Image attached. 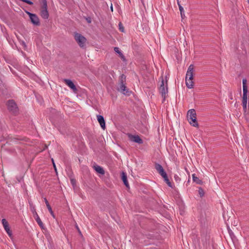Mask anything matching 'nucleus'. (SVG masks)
<instances>
[{"label": "nucleus", "mask_w": 249, "mask_h": 249, "mask_svg": "<svg viewBox=\"0 0 249 249\" xmlns=\"http://www.w3.org/2000/svg\"><path fill=\"white\" fill-rule=\"evenodd\" d=\"M26 13L29 16L30 21L34 25L39 26L40 25L39 18L36 14L31 13L29 12H26Z\"/></svg>", "instance_id": "39448f33"}, {"label": "nucleus", "mask_w": 249, "mask_h": 249, "mask_svg": "<svg viewBox=\"0 0 249 249\" xmlns=\"http://www.w3.org/2000/svg\"><path fill=\"white\" fill-rule=\"evenodd\" d=\"M248 2H249V0H248Z\"/></svg>", "instance_id": "58836bf2"}, {"label": "nucleus", "mask_w": 249, "mask_h": 249, "mask_svg": "<svg viewBox=\"0 0 249 249\" xmlns=\"http://www.w3.org/2000/svg\"><path fill=\"white\" fill-rule=\"evenodd\" d=\"M174 178H175V181L177 182V183H178L179 182V181H180L181 179L177 175H175L174 176Z\"/></svg>", "instance_id": "c756f323"}, {"label": "nucleus", "mask_w": 249, "mask_h": 249, "mask_svg": "<svg viewBox=\"0 0 249 249\" xmlns=\"http://www.w3.org/2000/svg\"><path fill=\"white\" fill-rule=\"evenodd\" d=\"M29 203L30 205V210H31V212H32L33 216L35 218L36 222L37 223L38 225L40 226V227L42 229H44L45 227H44V224H43V222H42V221L41 220L40 217H39L37 213L36 212V210L35 209V206L34 205L33 203L29 201Z\"/></svg>", "instance_id": "7ed1b4c3"}, {"label": "nucleus", "mask_w": 249, "mask_h": 249, "mask_svg": "<svg viewBox=\"0 0 249 249\" xmlns=\"http://www.w3.org/2000/svg\"><path fill=\"white\" fill-rule=\"evenodd\" d=\"M20 1H21L22 2H25L29 5H33V2L29 0H19Z\"/></svg>", "instance_id": "c85d7f7f"}, {"label": "nucleus", "mask_w": 249, "mask_h": 249, "mask_svg": "<svg viewBox=\"0 0 249 249\" xmlns=\"http://www.w3.org/2000/svg\"><path fill=\"white\" fill-rule=\"evenodd\" d=\"M94 169L98 173L100 174L101 175L105 174V171L102 167L96 165L95 166H94Z\"/></svg>", "instance_id": "a211bd4d"}, {"label": "nucleus", "mask_w": 249, "mask_h": 249, "mask_svg": "<svg viewBox=\"0 0 249 249\" xmlns=\"http://www.w3.org/2000/svg\"><path fill=\"white\" fill-rule=\"evenodd\" d=\"M126 79V76L124 74H122L120 77V84L124 83V82H125Z\"/></svg>", "instance_id": "393cba45"}, {"label": "nucleus", "mask_w": 249, "mask_h": 249, "mask_svg": "<svg viewBox=\"0 0 249 249\" xmlns=\"http://www.w3.org/2000/svg\"><path fill=\"white\" fill-rule=\"evenodd\" d=\"M71 184L72 185V186H73L74 185H75V184H76V180L74 178H71Z\"/></svg>", "instance_id": "2f4dec72"}, {"label": "nucleus", "mask_w": 249, "mask_h": 249, "mask_svg": "<svg viewBox=\"0 0 249 249\" xmlns=\"http://www.w3.org/2000/svg\"><path fill=\"white\" fill-rule=\"evenodd\" d=\"M155 168L156 169L157 171L160 175V176L162 177L163 176L165 177V175H166V173L164 171L162 166L159 163H156L155 164Z\"/></svg>", "instance_id": "0eeeda50"}, {"label": "nucleus", "mask_w": 249, "mask_h": 249, "mask_svg": "<svg viewBox=\"0 0 249 249\" xmlns=\"http://www.w3.org/2000/svg\"><path fill=\"white\" fill-rule=\"evenodd\" d=\"M97 119L102 128L105 130L106 129V123L104 117L102 115H98Z\"/></svg>", "instance_id": "f8f14e48"}, {"label": "nucleus", "mask_w": 249, "mask_h": 249, "mask_svg": "<svg viewBox=\"0 0 249 249\" xmlns=\"http://www.w3.org/2000/svg\"><path fill=\"white\" fill-rule=\"evenodd\" d=\"M194 76V66L191 64L189 66L185 77L186 85L188 88L192 89L194 87L193 81Z\"/></svg>", "instance_id": "f257e3e1"}, {"label": "nucleus", "mask_w": 249, "mask_h": 249, "mask_svg": "<svg viewBox=\"0 0 249 249\" xmlns=\"http://www.w3.org/2000/svg\"><path fill=\"white\" fill-rule=\"evenodd\" d=\"M76 228H77V230H78V232H79V234H80V235H81V236H82V233H81V231H80V229H79V228L78 227V226H76Z\"/></svg>", "instance_id": "f704fd0d"}, {"label": "nucleus", "mask_w": 249, "mask_h": 249, "mask_svg": "<svg viewBox=\"0 0 249 249\" xmlns=\"http://www.w3.org/2000/svg\"><path fill=\"white\" fill-rule=\"evenodd\" d=\"M120 84L119 90L124 95H129L130 92L126 88L125 84L123 83Z\"/></svg>", "instance_id": "9b49d317"}, {"label": "nucleus", "mask_w": 249, "mask_h": 249, "mask_svg": "<svg viewBox=\"0 0 249 249\" xmlns=\"http://www.w3.org/2000/svg\"><path fill=\"white\" fill-rule=\"evenodd\" d=\"M162 178H164V181L167 183V184L168 185V186H169L171 188H173L171 182L170 181L169 179L168 178L167 174L165 175V177L163 176Z\"/></svg>", "instance_id": "4be33fe9"}, {"label": "nucleus", "mask_w": 249, "mask_h": 249, "mask_svg": "<svg viewBox=\"0 0 249 249\" xmlns=\"http://www.w3.org/2000/svg\"><path fill=\"white\" fill-rule=\"evenodd\" d=\"M196 116V111L194 109H191L188 111L187 112V118H194Z\"/></svg>", "instance_id": "dca6fc26"}, {"label": "nucleus", "mask_w": 249, "mask_h": 249, "mask_svg": "<svg viewBox=\"0 0 249 249\" xmlns=\"http://www.w3.org/2000/svg\"><path fill=\"white\" fill-rule=\"evenodd\" d=\"M7 106L8 109L13 112L16 113L18 111V107L15 102L13 100H9L7 102Z\"/></svg>", "instance_id": "423d86ee"}, {"label": "nucleus", "mask_w": 249, "mask_h": 249, "mask_svg": "<svg viewBox=\"0 0 249 249\" xmlns=\"http://www.w3.org/2000/svg\"><path fill=\"white\" fill-rule=\"evenodd\" d=\"M243 99L242 100H247V92L248 89H243Z\"/></svg>", "instance_id": "b1692460"}, {"label": "nucleus", "mask_w": 249, "mask_h": 249, "mask_svg": "<svg viewBox=\"0 0 249 249\" xmlns=\"http://www.w3.org/2000/svg\"><path fill=\"white\" fill-rule=\"evenodd\" d=\"M114 51L117 53L119 56L121 57V58L123 60V61H125V57L124 56V55L123 54V53L120 51L119 50V48L118 47H114Z\"/></svg>", "instance_id": "6ab92c4d"}, {"label": "nucleus", "mask_w": 249, "mask_h": 249, "mask_svg": "<svg viewBox=\"0 0 249 249\" xmlns=\"http://www.w3.org/2000/svg\"><path fill=\"white\" fill-rule=\"evenodd\" d=\"M192 177L194 182H196L198 184H201L202 183V180L199 179L198 178L196 177L195 174H193Z\"/></svg>", "instance_id": "412c9836"}, {"label": "nucleus", "mask_w": 249, "mask_h": 249, "mask_svg": "<svg viewBox=\"0 0 249 249\" xmlns=\"http://www.w3.org/2000/svg\"><path fill=\"white\" fill-rule=\"evenodd\" d=\"M119 28L121 32H124V27L121 22H120L119 24Z\"/></svg>", "instance_id": "cd10ccee"}, {"label": "nucleus", "mask_w": 249, "mask_h": 249, "mask_svg": "<svg viewBox=\"0 0 249 249\" xmlns=\"http://www.w3.org/2000/svg\"><path fill=\"white\" fill-rule=\"evenodd\" d=\"M188 121L190 124H191L193 126L197 127L198 126V124L196 120V117L194 118H189Z\"/></svg>", "instance_id": "2eb2a0df"}, {"label": "nucleus", "mask_w": 249, "mask_h": 249, "mask_svg": "<svg viewBox=\"0 0 249 249\" xmlns=\"http://www.w3.org/2000/svg\"><path fill=\"white\" fill-rule=\"evenodd\" d=\"M247 100H242V105L243 107V109L245 112H246L247 110Z\"/></svg>", "instance_id": "5701e85b"}, {"label": "nucleus", "mask_w": 249, "mask_h": 249, "mask_svg": "<svg viewBox=\"0 0 249 249\" xmlns=\"http://www.w3.org/2000/svg\"><path fill=\"white\" fill-rule=\"evenodd\" d=\"M40 15L41 17L45 19L48 18L49 14L47 9H40Z\"/></svg>", "instance_id": "ddd939ff"}, {"label": "nucleus", "mask_w": 249, "mask_h": 249, "mask_svg": "<svg viewBox=\"0 0 249 249\" xmlns=\"http://www.w3.org/2000/svg\"><path fill=\"white\" fill-rule=\"evenodd\" d=\"M178 7H179V10L180 11V13L181 18H185V14H184V12L183 8L180 4L178 0Z\"/></svg>", "instance_id": "aec40b11"}, {"label": "nucleus", "mask_w": 249, "mask_h": 249, "mask_svg": "<svg viewBox=\"0 0 249 249\" xmlns=\"http://www.w3.org/2000/svg\"><path fill=\"white\" fill-rule=\"evenodd\" d=\"M122 179L124 182V184L125 185V186L127 187V188H129V184H128V181H127V176H126V174L124 172H122Z\"/></svg>", "instance_id": "4468645a"}, {"label": "nucleus", "mask_w": 249, "mask_h": 249, "mask_svg": "<svg viewBox=\"0 0 249 249\" xmlns=\"http://www.w3.org/2000/svg\"><path fill=\"white\" fill-rule=\"evenodd\" d=\"M110 10L112 12L113 11V6H112V4H111V6H110Z\"/></svg>", "instance_id": "c9c22d12"}, {"label": "nucleus", "mask_w": 249, "mask_h": 249, "mask_svg": "<svg viewBox=\"0 0 249 249\" xmlns=\"http://www.w3.org/2000/svg\"><path fill=\"white\" fill-rule=\"evenodd\" d=\"M86 20L89 23H90L91 22V18L89 17L86 18Z\"/></svg>", "instance_id": "72a5a7b5"}, {"label": "nucleus", "mask_w": 249, "mask_h": 249, "mask_svg": "<svg viewBox=\"0 0 249 249\" xmlns=\"http://www.w3.org/2000/svg\"><path fill=\"white\" fill-rule=\"evenodd\" d=\"M198 193L201 197H203L204 195V191L201 187H199L198 189Z\"/></svg>", "instance_id": "bb28decb"}, {"label": "nucleus", "mask_w": 249, "mask_h": 249, "mask_svg": "<svg viewBox=\"0 0 249 249\" xmlns=\"http://www.w3.org/2000/svg\"><path fill=\"white\" fill-rule=\"evenodd\" d=\"M65 83L74 92H76L77 89L75 85L74 84L73 82L70 79H64L63 80Z\"/></svg>", "instance_id": "6e6552de"}, {"label": "nucleus", "mask_w": 249, "mask_h": 249, "mask_svg": "<svg viewBox=\"0 0 249 249\" xmlns=\"http://www.w3.org/2000/svg\"><path fill=\"white\" fill-rule=\"evenodd\" d=\"M2 223L4 228L5 230L6 231L8 235L10 237H11L12 235V232L10 229L8 222L5 219H3L2 220Z\"/></svg>", "instance_id": "1a4fd4ad"}, {"label": "nucleus", "mask_w": 249, "mask_h": 249, "mask_svg": "<svg viewBox=\"0 0 249 249\" xmlns=\"http://www.w3.org/2000/svg\"><path fill=\"white\" fill-rule=\"evenodd\" d=\"M167 77H165V83H164V79L162 76L160 77L161 84L160 85L159 90L163 98L162 102H164L166 98V94L168 92L167 80Z\"/></svg>", "instance_id": "f03ea898"}, {"label": "nucleus", "mask_w": 249, "mask_h": 249, "mask_svg": "<svg viewBox=\"0 0 249 249\" xmlns=\"http://www.w3.org/2000/svg\"><path fill=\"white\" fill-rule=\"evenodd\" d=\"M52 162H53V168H54V169L55 170V171L57 173L56 167V166H55V164L54 163V160H53V159H52Z\"/></svg>", "instance_id": "473e14b6"}, {"label": "nucleus", "mask_w": 249, "mask_h": 249, "mask_svg": "<svg viewBox=\"0 0 249 249\" xmlns=\"http://www.w3.org/2000/svg\"><path fill=\"white\" fill-rule=\"evenodd\" d=\"M129 137L130 140L132 142L139 144H142L143 143L142 140L138 135H133L130 134L129 135Z\"/></svg>", "instance_id": "9d476101"}, {"label": "nucleus", "mask_w": 249, "mask_h": 249, "mask_svg": "<svg viewBox=\"0 0 249 249\" xmlns=\"http://www.w3.org/2000/svg\"><path fill=\"white\" fill-rule=\"evenodd\" d=\"M44 201L45 202V204L46 205V206H47L49 212L53 216V217L54 218L55 216H54V213L52 210V209L48 201L47 200L46 198H44Z\"/></svg>", "instance_id": "f3484780"}, {"label": "nucleus", "mask_w": 249, "mask_h": 249, "mask_svg": "<svg viewBox=\"0 0 249 249\" xmlns=\"http://www.w3.org/2000/svg\"><path fill=\"white\" fill-rule=\"evenodd\" d=\"M47 148V145H45V148H44V150L45 149Z\"/></svg>", "instance_id": "4c0bfd02"}, {"label": "nucleus", "mask_w": 249, "mask_h": 249, "mask_svg": "<svg viewBox=\"0 0 249 249\" xmlns=\"http://www.w3.org/2000/svg\"><path fill=\"white\" fill-rule=\"evenodd\" d=\"M242 82H243V89H248V87L247 86L246 79H243Z\"/></svg>", "instance_id": "a878e982"}, {"label": "nucleus", "mask_w": 249, "mask_h": 249, "mask_svg": "<svg viewBox=\"0 0 249 249\" xmlns=\"http://www.w3.org/2000/svg\"><path fill=\"white\" fill-rule=\"evenodd\" d=\"M47 3V0H42V3Z\"/></svg>", "instance_id": "e433bc0d"}, {"label": "nucleus", "mask_w": 249, "mask_h": 249, "mask_svg": "<svg viewBox=\"0 0 249 249\" xmlns=\"http://www.w3.org/2000/svg\"><path fill=\"white\" fill-rule=\"evenodd\" d=\"M47 9V3H42L40 9Z\"/></svg>", "instance_id": "7c9ffc66"}, {"label": "nucleus", "mask_w": 249, "mask_h": 249, "mask_svg": "<svg viewBox=\"0 0 249 249\" xmlns=\"http://www.w3.org/2000/svg\"><path fill=\"white\" fill-rule=\"evenodd\" d=\"M74 39L77 44L81 48H84L85 46V43L87 41V39L81 34L75 33Z\"/></svg>", "instance_id": "20e7f679"}]
</instances>
